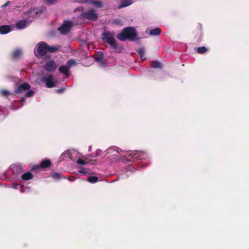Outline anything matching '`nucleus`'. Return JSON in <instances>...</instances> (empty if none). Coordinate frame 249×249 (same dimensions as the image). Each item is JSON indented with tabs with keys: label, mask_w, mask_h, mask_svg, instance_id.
<instances>
[{
	"label": "nucleus",
	"mask_w": 249,
	"mask_h": 249,
	"mask_svg": "<svg viewBox=\"0 0 249 249\" xmlns=\"http://www.w3.org/2000/svg\"><path fill=\"white\" fill-rule=\"evenodd\" d=\"M59 49L58 46H50L45 42H40L34 50L35 55L40 58L46 54L47 52L54 53Z\"/></svg>",
	"instance_id": "1"
},
{
	"label": "nucleus",
	"mask_w": 249,
	"mask_h": 249,
	"mask_svg": "<svg viewBox=\"0 0 249 249\" xmlns=\"http://www.w3.org/2000/svg\"><path fill=\"white\" fill-rule=\"evenodd\" d=\"M44 10V8H41L40 9H39V10H37L36 12V15L39 14H41V13H42L43 12Z\"/></svg>",
	"instance_id": "30"
},
{
	"label": "nucleus",
	"mask_w": 249,
	"mask_h": 249,
	"mask_svg": "<svg viewBox=\"0 0 249 249\" xmlns=\"http://www.w3.org/2000/svg\"><path fill=\"white\" fill-rule=\"evenodd\" d=\"M133 3L132 0H122L118 6L119 8L125 7L131 5Z\"/></svg>",
	"instance_id": "13"
},
{
	"label": "nucleus",
	"mask_w": 249,
	"mask_h": 249,
	"mask_svg": "<svg viewBox=\"0 0 249 249\" xmlns=\"http://www.w3.org/2000/svg\"><path fill=\"white\" fill-rule=\"evenodd\" d=\"M51 165V161L50 160H42L40 164L33 166L32 170H36L40 168H47L50 167Z\"/></svg>",
	"instance_id": "9"
},
{
	"label": "nucleus",
	"mask_w": 249,
	"mask_h": 249,
	"mask_svg": "<svg viewBox=\"0 0 249 249\" xmlns=\"http://www.w3.org/2000/svg\"><path fill=\"white\" fill-rule=\"evenodd\" d=\"M96 60L99 63H103V57L102 55H99L96 57Z\"/></svg>",
	"instance_id": "28"
},
{
	"label": "nucleus",
	"mask_w": 249,
	"mask_h": 249,
	"mask_svg": "<svg viewBox=\"0 0 249 249\" xmlns=\"http://www.w3.org/2000/svg\"><path fill=\"white\" fill-rule=\"evenodd\" d=\"M113 23L117 25H122V21L119 19H115L113 21Z\"/></svg>",
	"instance_id": "29"
},
{
	"label": "nucleus",
	"mask_w": 249,
	"mask_h": 249,
	"mask_svg": "<svg viewBox=\"0 0 249 249\" xmlns=\"http://www.w3.org/2000/svg\"><path fill=\"white\" fill-rule=\"evenodd\" d=\"M77 163L81 165H85L88 163V161H86L85 160L81 159H79L77 160Z\"/></svg>",
	"instance_id": "27"
},
{
	"label": "nucleus",
	"mask_w": 249,
	"mask_h": 249,
	"mask_svg": "<svg viewBox=\"0 0 249 249\" xmlns=\"http://www.w3.org/2000/svg\"><path fill=\"white\" fill-rule=\"evenodd\" d=\"M51 176L52 178L55 179H60L61 177V174L59 173H53Z\"/></svg>",
	"instance_id": "26"
},
{
	"label": "nucleus",
	"mask_w": 249,
	"mask_h": 249,
	"mask_svg": "<svg viewBox=\"0 0 249 249\" xmlns=\"http://www.w3.org/2000/svg\"><path fill=\"white\" fill-rule=\"evenodd\" d=\"M102 39L104 41L109 44L113 49H117L118 46L115 40L114 36L109 32H107L102 34Z\"/></svg>",
	"instance_id": "5"
},
{
	"label": "nucleus",
	"mask_w": 249,
	"mask_h": 249,
	"mask_svg": "<svg viewBox=\"0 0 249 249\" xmlns=\"http://www.w3.org/2000/svg\"><path fill=\"white\" fill-rule=\"evenodd\" d=\"M64 89L63 88H61L56 89V92L58 93H62L64 92Z\"/></svg>",
	"instance_id": "31"
},
{
	"label": "nucleus",
	"mask_w": 249,
	"mask_h": 249,
	"mask_svg": "<svg viewBox=\"0 0 249 249\" xmlns=\"http://www.w3.org/2000/svg\"><path fill=\"white\" fill-rule=\"evenodd\" d=\"M72 25L73 23L71 21L69 20L65 21L59 28L60 32L63 35L67 34L71 30Z\"/></svg>",
	"instance_id": "7"
},
{
	"label": "nucleus",
	"mask_w": 249,
	"mask_h": 249,
	"mask_svg": "<svg viewBox=\"0 0 249 249\" xmlns=\"http://www.w3.org/2000/svg\"><path fill=\"white\" fill-rule=\"evenodd\" d=\"M90 3L95 7L101 8L103 6V4L101 1L91 0Z\"/></svg>",
	"instance_id": "18"
},
{
	"label": "nucleus",
	"mask_w": 249,
	"mask_h": 249,
	"mask_svg": "<svg viewBox=\"0 0 249 249\" xmlns=\"http://www.w3.org/2000/svg\"><path fill=\"white\" fill-rule=\"evenodd\" d=\"M161 30L160 28L157 27L149 31V34L152 36H159L161 33Z\"/></svg>",
	"instance_id": "15"
},
{
	"label": "nucleus",
	"mask_w": 249,
	"mask_h": 249,
	"mask_svg": "<svg viewBox=\"0 0 249 249\" xmlns=\"http://www.w3.org/2000/svg\"><path fill=\"white\" fill-rule=\"evenodd\" d=\"M0 94L1 95L6 97L12 94V93H10L8 90L6 89L1 90Z\"/></svg>",
	"instance_id": "24"
},
{
	"label": "nucleus",
	"mask_w": 249,
	"mask_h": 249,
	"mask_svg": "<svg viewBox=\"0 0 249 249\" xmlns=\"http://www.w3.org/2000/svg\"><path fill=\"white\" fill-rule=\"evenodd\" d=\"M11 31V28L9 25L0 26V34H6Z\"/></svg>",
	"instance_id": "12"
},
{
	"label": "nucleus",
	"mask_w": 249,
	"mask_h": 249,
	"mask_svg": "<svg viewBox=\"0 0 249 249\" xmlns=\"http://www.w3.org/2000/svg\"><path fill=\"white\" fill-rule=\"evenodd\" d=\"M59 70L61 73H62L68 76H70L69 69H68V68L67 67V66L66 65H63V66H61V67H60V68H59Z\"/></svg>",
	"instance_id": "14"
},
{
	"label": "nucleus",
	"mask_w": 249,
	"mask_h": 249,
	"mask_svg": "<svg viewBox=\"0 0 249 249\" xmlns=\"http://www.w3.org/2000/svg\"><path fill=\"white\" fill-rule=\"evenodd\" d=\"M20 102H24V101H25V98H24V97H21V98H20Z\"/></svg>",
	"instance_id": "33"
},
{
	"label": "nucleus",
	"mask_w": 249,
	"mask_h": 249,
	"mask_svg": "<svg viewBox=\"0 0 249 249\" xmlns=\"http://www.w3.org/2000/svg\"><path fill=\"white\" fill-rule=\"evenodd\" d=\"M117 37L122 41H124L127 39L131 41L135 40L137 37L136 30L132 27L125 28L121 33L117 35Z\"/></svg>",
	"instance_id": "4"
},
{
	"label": "nucleus",
	"mask_w": 249,
	"mask_h": 249,
	"mask_svg": "<svg viewBox=\"0 0 249 249\" xmlns=\"http://www.w3.org/2000/svg\"><path fill=\"white\" fill-rule=\"evenodd\" d=\"M75 11H79L82 12V14H80L78 16L77 18L80 20L79 23H82L85 19L94 21L98 18V14L97 12L93 9L91 8L86 11L83 12V9L82 7H79Z\"/></svg>",
	"instance_id": "3"
},
{
	"label": "nucleus",
	"mask_w": 249,
	"mask_h": 249,
	"mask_svg": "<svg viewBox=\"0 0 249 249\" xmlns=\"http://www.w3.org/2000/svg\"><path fill=\"white\" fill-rule=\"evenodd\" d=\"M54 79H42V81L45 83L47 88H51L55 86V83L53 80Z\"/></svg>",
	"instance_id": "11"
},
{
	"label": "nucleus",
	"mask_w": 249,
	"mask_h": 249,
	"mask_svg": "<svg viewBox=\"0 0 249 249\" xmlns=\"http://www.w3.org/2000/svg\"><path fill=\"white\" fill-rule=\"evenodd\" d=\"M98 179V178L96 176H89L88 178V181L92 183L97 182Z\"/></svg>",
	"instance_id": "22"
},
{
	"label": "nucleus",
	"mask_w": 249,
	"mask_h": 249,
	"mask_svg": "<svg viewBox=\"0 0 249 249\" xmlns=\"http://www.w3.org/2000/svg\"><path fill=\"white\" fill-rule=\"evenodd\" d=\"M30 24L26 20L22 19L18 21L16 23V27L18 29H23Z\"/></svg>",
	"instance_id": "10"
},
{
	"label": "nucleus",
	"mask_w": 249,
	"mask_h": 249,
	"mask_svg": "<svg viewBox=\"0 0 249 249\" xmlns=\"http://www.w3.org/2000/svg\"><path fill=\"white\" fill-rule=\"evenodd\" d=\"M48 78H52V76H49Z\"/></svg>",
	"instance_id": "35"
},
{
	"label": "nucleus",
	"mask_w": 249,
	"mask_h": 249,
	"mask_svg": "<svg viewBox=\"0 0 249 249\" xmlns=\"http://www.w3.org/2000/svg\"><path fill=\"white\" fill-rule=\"evenodd\" d=\"M46 2L49 3V4H52L54 3L56 0H45Z\"/></svg>",
	"instance_id": "32"
},
{
	"label": "nucleus",
	"mask_w": 249,
	"mask_h": 249,
	"mask_svg": "<svg viewBox=\"0 0 249 249\" xmlns=\"http://www.w3.org/2000/svg\"><path fill=\"white\" fill-rule=\"evenodd\" d=\"M31 86L27 82H23L19 84H17L14 90L15 95H18L25 93V97H31L34 94V90L30 89Z\"/></svg>",
	"instance_id": "2"
},
{
	"label": "nucleus",
	"mask_w": 249,
	"mask_h": 249,
	"mask_svg": "<svg viewBox=\"0 0 249 249\" xmlns=\"http://www.w3.org/2000/svg\"><path fill=\"white\" fill-rule=\"evenodd\" d=\"M44 69L48 71L51 72L55 71L57 68L56 63L53 60L47 61L43 66Z\"/></svg>",
	"instance_id": "8"
},
{
	"label": "nucleus",
	"mask_w": 249,
	"mask_h": 249,
	"mask_svg": "<svg viewBox=\"0 0 249 249\" xmlns=\"http://www.w3.org/2000/svg\"><path fill=\"white\" fill-rule=\"evenodd\" d=\"M77 63L76 61L74 59H70L69 60L67 63L66 64V65L68 68V69L70 70L71 67L75 66L77 65Z\"/></svg>",
	"instance_id": "17"
},
{
	"label": "nucleus",
	"mask_w": 249,
	"mask_h": 249,
	"mask_svg": "<svg viewBox=\"0 0 249 249\" xmlns=\"http://www.w3.org/2000/svg\"><path fill=\"white\" fill-rule=\"evenodd\" d=\"M150 65L153 68H160L162 66L161 63L158 61H153L151 62Z\"/></svg>",
	"instance_id": "19"
},
{
	"label": "nucleus",
	"mask_w": 249,
	"mask_h": 249,
	"mask_svg": "<svg viewBox=\"0 0 249 249\" xmlns=\"http://www.w3.org/2000/svg\"><path fill=\"white\" fill-rule=\"evenodd\" d=\"M143 155V153L141 151H132L127 155V160L129 161L135 162L138 160L141 159Z\"/></svg>",
	"instance_id": "6"
},
{
	"label": "nucleus",
	"mask_w": 249,
	"mask_h": 249,
	"mask_svg": "<svg viewBox=\"0 0 249 249\" xmlns=\"http://www.w3.org/2000/svg\"><path fill=\"white\" fill-rule=\"evenodd\" d=\"M208 51V49L205 47H199L196 48V52L198 53L203 54Z\"/></svg>",
	"instance_id": "20"
},
{
	"label": "nucleus",
	"mask_w": 249,
	"mask_h": 249,
	"mask_svg": "<svg viewBox=\"0 0 249 249\" xmlns=\"http://www.w3.org/2000/svg\"><path fill=\"white\" fill-rule=\"evenodd\" d=\"M12 170L14 172H16V173H18L21 172L22 169L20 166L14 165L13 166Z\"/></svg>",
	"instance_id": "25"
},
{
	"label": "nucleus",
	"mask_w": 249,
	"mask_h": 249,
	"mask_svg": "<svg viewBox=\"0 0 249 249\" xmlns=\"http://www.w3.org/2000/svg\"><path fill=\"white\" fill-rule=\"evenodd\" d=\"M137 53L139 54L140 57L142 59H143L144 58V55H145V50L144 48H139L137 50Z\"/></svg>",
	"instance_id": "23"
},
{
	"label": "nucleus",
	"mask_w": 249,
	"mask_h": 249,
	"mask_svg": "<svg viewBox=\"0 0 249 249\" xmlns=\"http://www.w3.org/2000/svg\"><path fill=\"white\" fill-rule=\"evenodd\" d=\"M33 178V175L30 172H28L25 173H24L21 176V178L24 180H28L29 179H32Z\"/></svg>",
	"instance_id": "16"
},
{
	"label": "nucleus",
	"mask_w": 249,
	"mask_h": 249,
	"mask_svg": "<svg viewBox=\"0 0 249 249\" xmlns=\"http://www.w3.org/2000/svg\"><path fill=\"white\" fill-rule=\"evenodd\" d=\"M21 50L18 49H16L12 53V56L15 58L18 57L21 54Z\"/></svg>",
	"instance_id": "21"
},
{
	"label": "nucleus",
	"mask_w": 249,
	"mask_h": 249,
	"mask_svg": "<svg viewBox=\"0 0 249 249\" xmlns=\"http://www.w3.org/2000/svg\"><path fill=\"white\" fill-rule=\"evenodd\" d=\"M80 173H82L86 174V173H85V172H84V171H83V170H81V171H80Z\"/></svg>",
	"instance_id": "34"
}]
</instances>
